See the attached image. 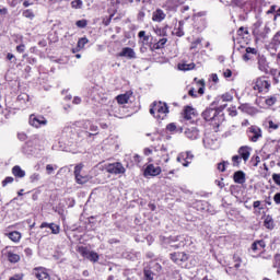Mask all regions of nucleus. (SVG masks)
<instances>
[{
	"mask_svg": "<svg viewBox=\"0 0 280 280\" xmlns=\"http://www.w3.org/2000/svg\"><path fill=\"white\" fill-rule=\"evenodd\" d=\"M167 113H170V107H167V103L154 102L150 107V114L153 115V117L159 121H163V119L167 117Z\"/></svg>",
	"mask_w": 280,
	"mask_h": 280,
	"instance_id": "f257e3e1",
	"label": "nucleus"
},
{
	"mask_svg": "<svg viewBox=\"0 0 280 280\" xmlns=\"http://www.w3.org/2000/svg\"><path fill=\"white\" fill-rule=\"evenodd\" d=\"M253 84L254 91H258V93H268L270 91V83L266 80V77L257 78Z\"/></svg>",
	"mask_w": 280,
	"mask_h": 280,
	"instance_id": "f03ea898",
	"label": "nucleus"
},
{
	"mask_svg": "<svg viewBox=\"0 0 280 280\" xmlns=\"http://www.w3.org/2000/svg\"><path fill=\"white\" fill-rule=\"evenodd\" d=\"M103 167L108 174H126V167L119 162L105 164Z\"/></svg>",
	"mask_w": 280,
	"mask_h": 280,
	"instance_id": "7ed1b4c3",
	"label": "nucleus"
},
{
	"mask_svg": "<svg viewBox=\"0 0 280 280\" xmlns=\"http://www.w3.org/2000/svg\"><path fill=\"white\" fill-rule=\"evenodd\" d=\"M247 137L249 141H252L253 143H257V141H259V139H261L262 137L261 128H259L258 126H250L247 129Z\"/></svg>",
	"mask_w": 280,
	"mask_h": 280,
	"instance_id": "20e7f679",
	"label": "nucleus"
},
{
	"mask_svg": "<svg viewBox=\"0 0 280 280\" xmlns=\"http://www.w3.org/2000/svg\"><path fill=\"white\" fill-rule=\"evenodd\" d=\"M268 34H270V26H265L262 28L255 26L253 30L255 40H266V38H268Z\"/></svg>",
	"mask_w": 280,
	"mask_h": 280,
	"instance_id": "39448f33",
	"label": "nucleus"
},
{
	"mask_svg": "<svg viewBox=\"0 0 280 280\" xmlns=\"http://www.w3.org/2000/svg\"><path fill=\"white\" fill-rule=\"evenodd\" d=\"M191 161H194V153L191 151H185L177 155V163H182L184 167H189Z\"/></svg>",
	"mask_w": 280,
	"mask_h": 280,
	"instance_id": "423d86ee",
	"label": "nucleus"
},
{
	"mask_svg": "<svg viewBox=\"0 0 280 280\" xmlns=\"http://www.w3.org/2000/svg\"><path fill=\"white\" fill-rule=\"evenodd\" d=\"M30 126H33V128H42V126H47V118L42 115H34L32 114L28 119Z\"/></svg>",
	"mask_w": 280,
	"mask_h": 280,
	"instance_id": "0eeeda50",
	"label": "nucleus"
},
{
	"mask_svg": "<svg viewBox=\"0 0 280 280\" xmlns=\"http://www.w3.org/2000/svg\"><path fill=\"white\" fill-rule=\"evenodd\" d=\"M82 167H84L82 164H78L74 167V177L78 185H84L89 183V175H82Z\"/></svg>",
	"mask_w": 280,
	"mask_h": 280,
	"instance_id": "6e6552de",
	"label": "nucleus"
},
{
	"mask_svg": "<svg viewBox=\"0 0 280 280\" xmlns=\"http://www.w3.org/2000/svg\"><path fill=\"white\" fill-rule=\"evenodd\" d=\"M218 115H220V112L215 108H207L202 113V117L206 121H215V119H218Z\"/></svg>",
	"mask_w": 280,
	"mask_h": 280,
	"instance_id": "1a4fd4ad",
	"label": "nucleus"
},
{
	"mask_svg": "<svg viewBox=\"0 0 280 280\" xmlns=\"http://www.w3.org/2000/svg\"><path fill=\"white\" fill-rule=\"evenodd\" d=\"M170 244H172L171 246L173 248H183L187 244V241L185 235L172 236Z\"/></svg>",
	"mask_w": 280,
	"mask_h": 280,
	"instance_id": "9d476101",
	"label": "nucleus"
},
{
	"mask_svg": "<svg viewBox=\"0 0 280 280\" xmlns=\"http://www.w3.org/2000/svg\"><path fill=\"white\" fill-rule=\"evenodd\" d=\"M253 151V149L248 145H243L240 147L237 150V154L238 156H241L242 160H244V163H247L248 160L250 159V152Z\"/></svg>",
	"mask_w": 280,
	"mask_h": 280,
	"instance_id": "9b49d317",
	"label": "nucleus"
},
{
	"mask_svg": "<svg viewBox=\"0 0 280 280\" xmlns=\"http://www.w3.org/2000/svg\"><path fill=\"white\" fill-rule=\"evenodd\" d=\"M233 261H234V267H228L226 269H225V272L228 273V275H235V272H233V268H235L236 270L238 269V268H242V255H240V254H234V256H233Z\"/></svg>",
	"mask_w": 280,
	"mask_h": 280,
	"instance_id": "f8f14e48",
	"label": "nucleus"
},
{
	"mask_svg": "<svg viewBox=\"0 0 280 280\" xmlns=\"http://www.w3.org/2000/svg\"><path fill=\"white\" fill-rule=\"evenodd\" d=\"M264 126H265V128L269 129V132H272V130H279L280 122H279V120H277L272 117H268L264 121Z\"/></svg>",
	"mask_w": 280,
	"mask_h": 280,
	"instance_id": "ddd939ff",
	"label": "nucleus"
},
{
	"mask_svg": "<svg viewBox=\"0 0 280 280\" xmlns=\"http://www.w3.org/2000/svg\"><path fill=\"white\" fill-rule=\"evenodd\" d=\"M264 248H266V242L264 240H260V241H255L252 244L250 250L256 255H260V253H264Z\"/></svg>",
	"mask_w": 280,
	"mask_h": 280,
	"instance_id": "4468645a",
	"label": "nucleus"
},
{
	"mask_svg": "<svg viewBox=\"0 0 280 280\" xmlns=\"http://www.w3.org/2000/svg\"><path fill=\"white\" fill-rule=\"evenodd\" d=\"M120 58H128L129 60H135L137 58V52H135V49L130 47H125L118 54Z\"/></svg>",
	"mask_w": 280,
	"mask_h": 280,
	"instance_id": "2eb2a0df",
	"label": "nucleus"
},
{
	"mask_svg": "<svg viewBox=\"0 0 280 280\" xmlns=\"http://www.w3.org/2000/svg\"><path fill=\"white\" fill-rule=\"evenodd\" d=\"M257 65H258L259 71H261L262 73H268V60L266 59V56L258 55Z\"/></svg>",
	"mask_w": 280,
	"mask_h": 280,
	"instance_id": "dca6fc26",
	"label": "nucleus"
},
{
	"mask_svg": "<svg viewBox=\"0 0 280 280\" xmlns=\"http://www.w3.org/2000/svg\"><path fill=\"white\" fill-rule=\"evenodd\" d=\"M34 275L38 280H51L49 272H47V269L45 268H35Z\"/></svg>",
	"mask_w": 280,
	"mask_h": 280,
	"instance_id": "f3484780",
	"label": "nucleus"
},
{
	"mask_svg": "<svg viewBox=\"0 0 280 280\" xmlns=\"http://www.w3.org/2000/svg\"><path fill=\"white\" fill-rule=\"evenodd\" d=\"M245 51L246 54L243 55V60L245 62H248V60H255L256 56H259V52L253 47H247Z\"/></svg>",
	"mask_w": 280,
	"mask_h": 280,
	"instance_id": "a211bd4d",
	"label": "nucleus"
},
{
	"mask_svg": "<svg viewBox=\"0 0 280 280\" xmlns=\"http://www.w3.org/2000/svg\"><path fill=\"white\" fill-rule=\"evenodd\" d=\"M22 152L23 154H27V155H32V154H36V152H38V148H36L34 145V143L28 140L22 148Z\"/></svg>",
	"mask_w": 280,
	"mask_h": 280,
	"instance_id": "6ab92c4d",
	"label": "nucleus"
},
{
	"mask_svg": "<svg viewBox=\"0 0 280 280\" xmlns=\"http://www.w3.org/2000/svg\"><path fill=\"white\" fill-rule=\"evenodd\" d=\"M161 174V166H154V164H149L144 170V176H159Z\"/></svg>",
	"mask_w": 280,
	"mask_h": 280,
	"instance_id": "aec40b11",
	"label": "nucleus"
},
{
	"mask_svg": "<svg viewBox=\"0 0 280 280\" xmlns=\"http://www.w3.org/2000/svg\"><path fill=\"white\" fill-rule=\"evenodd\" d=\"M238 110H242V113H246L247 115H257V113H259L257 108L253 107L248 103H245L238 106Z\"/></svg>",
	"mask_w": 280,
	"mask_h": 280,
	"instance_id": "412c9836",
	"label": "nucleus"
},
{
	"mask_svg": "<svg viewBox=\"0 0 280 280\" xmlns=\"http://www.w3.org/2000/svg\"><path fill=\"white\" fill-rule=\"evenodd\" d=\"M30 141L35 148H37V151L45 148V138L40 136H33Z\"/></svg>",
	"mask_w": 280,
	"mask_h": 280,
	"instance_id": "4be33fe9",
	"label": "nucleus"
},
{
	"mask_svg": "<svg viewBox=\"0 0 280 280\" xmlns=\"http://www.w3.org/2000/svg\"><path fill=\"white\" fill-rule=\"evenodd\" d=\"M39 229H50L52 235H58V233H60V225H57L56 223L43 222Z\"/></svg>",
	"mask_w": 280,
	"mask_h": 280,
	"instance_id": "5701e85b",
	"label": "nucleus"
},
{
	"mask_svg": "<svg viewBox=\"0 0 280 280\" xmlns=\"http://www.w3.org/2000/svg\"><path fill=\"white\" fill-rule=\"evenodd\" d=\"M165 16H167L165 12L161 9H158L152 13V21L155 23H161L162 21H165Z\"/></svg>",
	"mask_w": 280,
	"mask_h": 280,
	"instance_id": "b1692460",
	"label": "nucleus"
},
{
	"mask_svg": "<svg viewBox=\"0 0 280 280\" xmlns=\"http://www.w3.org/2000/svg\"><path fill=\"white\" fill-rule=\"evenodd\" d=\"M234 183H237V185H244L246 183V173L244 171H237L233 175Z\"/></svg>",
	"mask_w": 280,
	"mask_h": 280,
	"instance_id": "393cba45",
	"label": "nucleus"
},
{
	"mask_svg": "<svg viewBox=\"0 0 280 280\" xmlns=\"http://www.w3.org/2000/svg\"><path fill=\"white\" fill-rule=\"evenodd\" d=\"M185 135H186L187 139H190L191 141H196V139H198V137H200V131H198V129L191 127L185 131Z\"/></svg>",
	"mask_w": 280,
	"mask_h": 280,
	"instance_id": "a878e982",
	"label": "nucleus"
},
{
	"mask_svg": "<svg viewBox=\"0 0 280 280\" xmlns=\"http://www.w3.org/2000/svg\"><path fill=\"white\" fill-rule=\"evenodd\" d=\"M196 117V109H194L191 106H186L184 109V119L187 121L194 119Z\"/></svg>",
	"mask_w": 280,
	"mask_h": 280,
	"instance_id": "bb28decb",
	"label": "nucleus"
},
{
	"mask_svg": "<svg viewBox=\"0 0 280 280\" xmlns=\"http://www.w3.org/2000/svg\"><path fill=\"white\" fill-rule=\"evenodd\" d=\"M280 46V31H278L273 37L271 38L270 42V47L271 49H273L275 51H277L279 49Z\"/></svg>",
	"mask_w": 280,
	"mask_h": 280,
	"instance_id": "cd10ccee",
	"label": "nucleus"
},
{
	"mask_svg": "<svg viewBox=\"0 0 280 280\" xmlns=\"http://www.w3.org/2000/svg\"><path fill=\"white\" fill-rule=\"evenodd\" d=\"M178 0H167L164 4V8L170 10V12H176V10H178Z\"/></svg>",
	"mask_w": 280,
	"mask_h": 280,
	"instance_id": "c85d7f7f",
	"label": "nucleus"
},
{
	"mask_svg": "<svg viewBox=\"0 0 280 280\" xmlns=\"http://www.w3.org/2000/svg\"><path fill=\"white\" fill-rule=\"evenodd\" d=\"M264 226L265 229H268V231H272V229H275V219H272V215L267 214L265 217Z\"/></svg>",
	"mask_w": 280,
	"mask_h": 280,
	"instance_id": "c756f323",
	"label": "nucleus"
},
{
	"mask_svg": "<svg viewBox=\"0 0 280 280\" xmlns=\"http://www.w3.org/2000/svg\"><path fill=\"white\" fill-rule=\"evenodd\" d=\"M12 174L16 178H25V171H23L19 165L13 166Z\"/></svg>",
	"mask_w": 280,
	"mask_h": 280,
	"instance_id": "7c9ffc66",
	"label": "nucleus"
},
{
	"mask_svg": "<svg viewBox=\"0 0 280 280\" xmlns=\"http://www.w3.org/2000/svg\"><path fill=\"white\" fill-rule=\"evenodd\" d=\"M178 69L179 71H191L196 68V63L191 62V63H186V62H182L178 63Z\"/></svg>",
	"mask_w": 280,
	"mask_h": 280,
	"instance_id": "2f4dec72",
	"label": "nucleus"
},
{
	"mask_svg": "<svg viewBox=\"0 0 280 280\" xmlns=\"http://www.w3.org/2000/svg\"><path fill=\"white\" fill-rule=\"evenodd\" d=\"M171 259L174 264H178L179 261H185V253H173L171 254Z\"/></svg>",
	"mask_w": 280,
	"mask_h": 280,
	"instance_id": "473e14b6",
	"label": "nucleus"
},
{
	"mask_svg": "<svg viewBox=\"0 0 280 280\" xmlns=\"http://www.w3.org/2000/svg\"><path fill=\"white\" fill-rule=\"evenodd\" d=\"M7 257H8V260L10 261V264H19V261H21V256H19V254H14L12 252H8Z\"/></svg>",
	"mask_w": 280,
	"mask_h": 280,
	"instance_id": "72a5a7b5",
	"label": "nucleus"
},
{
	"mask_svg": "<svg viewBox=\"0 0 280 280\" xmlns=\"http://www.w3.org/2000/svg\"><path fill=\"white\" fill-rule=\"evenodd\" d=\"M8 237L9 240H11V242H15V243L21 242V234L19 231L10 232L8 234Z\"/></svg>",
	"mask_w": 280,
	"mask_h": 280,
	"instance_id": "f704fd0d",
	"label": "nucleus"
},
{
	"mask_svg": "<svg viewBox=\"0 0 280 280\" xmlns=\"http://www.w3.org/2000/svg\"><path fill=\"white\" fill-rule=\"evenodd\" d=\"M183 25H185V22L179 21L178 27L174 30V34H175L176 36H178L179 38H180L182 36H185V31H184V28H183Z\"/></svg>",
	"mask_w": 280,
	"mask_h": 280,
	"instance_id": "c9c22d12",
	"label": "nucleus"
},
{
	"mask_svg": "<svg viewBox=\"0 0 280 280\" xmlns=\"http://www.w3.org/2000/svg\"><path fill=\"white\" fill-rule=\"evenodd\" d=\"M118 104H128L129 100H130V95L129 94H120L116 97Z\"/></svg>",
	"mask_w": 280,
	"mask_h": 280,
	"instance_id": "e433bc0d",
	"label": "nucleus"
},
{
	"mask_svg": "<svg viewBox=\"0 0 280 280\" xmlns=\"http://www.w3.org/2000/svg\"><path fill=\"white\" fill-rule=\"evenodd\" d=\"M167 43V38L163 37L158 43L153 45V49H163L165 47V44Z\"/></svg>",
	"mask_w": 280,
	"mask_h": 280,
	"instance_id": "4c0bfd02",
	"label": "nucleus"
},
{
	"mask_svg": "<svg viewBox=\"0 0 280 280\" xmlns=\"http://www.w3.org/2000/svg\"><path fill=\"white\" fill-rule=\"evenodd\" d=\"M22 16H24V19H30L32 21L36 15L34 14V11H32V9H26L22 12Z\"/></svg>",
	"mask_w": 280,
	"mask_h": 280,
	"instance_id": "58836bf2",
	"label": "nucleus"
},
{
	"mask_svg": "<svg viewBox=\"0 0 280 280\" xmlns=\"http://www.w3.org/2000/svg\"><path fill=\"white\" fill-rule=\"evenodd\" d=\"M265 104H267V106H275V104H277V95L268 96L265 100Z\"/></svg>",
	"mask_w": 280,
	"mask_h": 280,
	"instance_id": "ea45409f",
	"label": "nucleus"
},
{
	"mask_svg": "<svg viewBox=\"0 0 280 280\" xmlns=\"http://www.w3.org/2000/svg\"><path fill=\"white\" fill-rule=\"evenodd\" d=\"M241 163H242V156H240V155H233L232 156L233 167H240Z\"/></svg>",
	"mask_w": 280,
	"mask_h": 280,
	"instance_id": "a19ab883",
	"label": "nucleus"
},
{
	"mask_svg": "<svg viewBox=\"0 0 280 280\" xmlns=\"http://www.w3.org/2000/svg\"><path fill=\"white\" fill-rule=\"evenodd\" d=\"M231 5L235 8H244L246 5V0H232Z\"/></svg>",
	"mask_w": 280,
	"mask_h": 280,
	"instance_id": "79ce46f5",
	"label": "nucleus"
},
{
	"mask_svg": "<svg viewBox=\"0 0 280 280\" xmlns=\"http://www.w3.org/2000/svg\"><path fill=\"white\" fill-rule=\"evenodd\" d=\"M162 161L167 163L170 161V155L167 154V148L165 145H162Z\"/></svg>",
	"mask_w": 280,
	"mask_h": 280,
	"instance_id": "37998d69",
	"label": "nucleus"
},
{
	"mask_svg": "<svg viewBox=\"0 0 280 280\" xmlns=\"http://www.w3.org/2000/svg\"><path fill=\"white\" fill-rule=\"evenodd\" d=\"M144 279L145 280H154V272L150 269H144Z\"/></svg>",
	"mask_w": 280,
	"mask_h": 280,
	"instance_id": "c03bdc74",
	"label": "nucleus"
},
{
	"mask_svg": "<svg viewBox=\"0 0 280 280\" xmlns=\"http://www.w3.org/2000/svg\"><path fill=\"white\" fill-rule=\"evenodd\" d=\"M82 5H83L82 0H73V1L71 2V7H72L74 10H80V9H82Z\"/></svg>",
	"mask_w": 280,
	"mask_h": 280,
	"instance_id": "a18cd8bd",
	"label": "nucleus"
},
{
	"mask_svg": "<svg viewBox=\"0 0 280 280\" xmlns=\"http://www.w3.org/2000/svg\"><path fill=\"white\" fill-rule=\"evenodd\" d=\"M88 43H89V38L82 37V38H80V39L78 40V47H79L80 49H84V46L88 45Z\"/></svg>",
	"mask_w": 280,
	"mask_h": 280,
	"instance_id": "49530a36",
	"label": "nucleus"
},
{
	"mask_svg": "<svg viewBox=\"0 0 280 280\" xmlns=\"http://www.w3.org/2000/svg\"><path fill=\"white\" fill-rule=\"evenodd\" d=\"M88 259H90V261H97L100 259V255H97L95 252H90Z\"/></svg>",
	"mask_w": 280,
	"mask_h": 280,
	"instance_id": "de8ad7c7",
	"label": "nucleus"
},
{
	"mask_svg": "<svg viewBox=\"0 0 280 280\" xmlns=\"http://www.w3.org/2000/svg\"><path fill=\"white\" fill-rule=\"evenodd\" d=\"M77 27H80V30H84L86 25H89V22L86 20H79L75 22Z\"/></svg>",
	"mask_w": 280,
	"mask_h": 280,
	"instance_id": "09e8293b",
	"label": "nucleus"
},
{
	"mask_svg": "<svg viewBox=\"0 0 280 280\" xmlns=\"http://www.w3.org/2000/svg\"><path fill=\"white\" fill-rule=\"evenodd\" d=\"M85 128H90L91 132H97L98 127L91 121L85 122Z\"/></svg>",
	"mask_w": 280,
	"mask_h": 280,
	"instance_id": "8fccbe9b",
	"label": "nucleus"
},
{
	"mask_svg": "<svg viewBox=\"0 0 280 280\" xmlns=\"http://www.w3.org/2000/svg\"><path fill=\"white\" fill-rule=\"evenodd\" d=\"M273 268H279L280 270V254H276L273 258Z\"/></svg>",
	"mask_w": 280,
	"mask_h": 280,
	"instance_id": "3c124183",
	"label": "nucleus"
},
{
	"mask_svg": "<svg viewBox=\"0 0 280 280\" xmlns=\"http://www.w3.org/2000/svg\"><path fill=\"white\" fill-rule=\"evenodd\" d=\"M221 100L223 102H233V96L231 95V93H224L222 96H221Z\"/></svg>",
	"mask_w": 280,
	"mask_h": 280,
	"instance_id": "603ef678",
	"label": "nucleus"
},
{
	"mask_svg": "<svg viewBox=\"0 0 280 280\" xmlns=\"http://www.w3.org/2000/svg\"><path fill=\"white\" fill-rule=\"evenodd\" d=\"M200 43H202V38L198 37L197 39H195L191 45H190V49H197L198 45H200Z\"/></svg>",
	"mask_w": 280,
	"mask_h": 280,
	"instance_id": "864d4df0",
	"label": "nucleus"
},
{
	"mask_svg": "<svg viewBox=\"0 0 280 280\" xmlns=\"http://www.w3.org/2000/svg\"><path fill=\"white\" fill-rule=\"evenodd\" d=\"M11 183H14V177H5L2 182V187H7L8 185H11Z\"/></svg>",
	"mask_w": 280,
	"mask_h": 280,
	"instance_id": "5fc2aeb1",
	"label": "nucleus"
},
{
	"mask_svg": "<svg viewBox=\"0 0 280 280\" xmlns=\"http://www.w3.org/2000/svg\"><path fill=\"white\" fill-rule=\"evenodd\" d=\"M30 180H31V183H36V182L40 180V174H38V173L32 174L30 176Z\"/></svg>",
	"mask_w": 280,
	"mask_h": 280,
	"instance_id": "6e6d98bb",
	"label": "nucleus"
},
{
	"mask_svg": "<svg viewBox=\"0 0 280 280\" xmlns=\"http://www.w3.org/2000/svg\"><path fill=\"white\" fill-rule=\"evenodd\" d=\"M226 165H229V162H221L218 164L219 172H226Z\"/></svg>",
	"mask_w": 280,
	"mask_h": 280,
	"instance_id": "4d7b16f0",
	"label": "nucleus"
},
{
	"mask_svg": "<svg viewBox=\"0 0 280 280\" xmlns=\"http://www.w3.org/2000/svg\"><path fill=\"white\" fill-rule=\"evenodd\" d=\"M272 180L273 183H276V185H278L280 187V174H272Z\"/></svg>",
	"mask_w": 280,
	"mask_h": 280,
	"instance_id": "13d9d810",
	"label": "nucleus"
},
{
	"mask_svg": "<svg viewBox=\"0 0 280 280\" xmlns=\"http://www.w3.org/2000/svg\"><path fill=\"white\" fill-rule=\"evenodd\" d=\"M110 21H113V15L103 18V25L107 27V25H110Z\"/></svg>",
	"mask_w": 280,
	"mask_h": 280,
	"instance_id": "bf43d9fd",
	"label": "nucleus"
},
{
	"mask_svg": "<svg viewBox=\"0 0 280 280\" xmlns=\"http://www.w3.org/2000/svg\"><path fill=\"white\" fill-rule=\"evenodd\" d=\"M166 130H168L170 132H176V124L171 122L167 125Z\"/></svg>",
	"mask_w": 280,
	"mask_h": 280,
	"instance_id": "052dcab7",
	"label": "nucleus"
},
{
	"mask_svg": "<svg viewBox=\"0 0 280 280\" xmlns=\"http://www.w3.org/2000/svg\"><path fill=\"white\" fill-rule=\"evenodd\" d=\"M18 139L20 141H26L27 140V135L25 132H19L18 133Z\"/></svg>",
	"mask_w": 280,
	"mask_h": 280,
	"instance_id": "680f3d73",
	"label": "nucleus"
},
{
	"mask_svg": "<svg viewBox=\"0 0 280 280\" xmlns=\"http://www.w3.org/2000/svg\"><path fill=\"white\" fill-rule=\"evenodd\" d=\"M139 38H143V40H150L149 36H145V31H140L138 33Z\"/></svg>",
	"mask_w": 280,
	"mask_h": 280,
	"instance_id": "e2e57ef3",
	"label": "nucleus"
},
{
	"mask_svg": "<svg viewBox=\"0 0 280 280\" xmlns=\"http://www.w3.org/2000/svg\"><path fill=\"white\" fill-rule=\"evenodd\" d=\"M9 280H23V273H16L12 276Z\"/></svg>",
	"mask_w": 280,
	"mask_h": 280,
	"instance_id": "0e129e2a",
	"label": "nucleus"
},
{
	"mask_svg": "<svg viewBox=\"0 0 280 280\" xmlns=\"http://www.w3.org/2000/svg\"><path fill=\"white\" fill-rule=\"evenodd\" d=\"M7 59H9L11 62H16V57L12 52H9L7 55Z\"/></svg>",
	"mask_w": 280,
	"mask_h": 280,
	"instance_id": "69168bd1",
	"label": "nucleus"
},
{
	"mask_svg": "<svg viewBox=\"0 0 280 280\" xmlns=\"http://www.w3.org/2000/svg\"><path fill=\"white\" fill-rule=\"evenodd\" d=\"M155 34L158 36H165V31H164V28H156L155 30Z\"/></svg>",
	"mask_w": 280,
	"mask_h": 280,
	"instance_id": "338daca9",
	"label": "nucleus"
},
{
	"mask_svg": "<svg viewBox=\"0 0 280 280\" xmlns=\"http://www.w3.org/2000/svg\"><path fill=\"white\" fill-rule=\"evenodd\" d=\"M273 201L276 202V205H280V192H277V194L273 196Z\"/></svg>",
	"mask_w": 280,
	"mask_h": 280,
	"instance_id": "774afa93",
	"label": "nucleus"
}]
</instances>
